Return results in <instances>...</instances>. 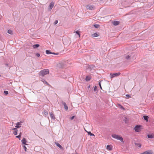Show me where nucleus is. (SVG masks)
I'll list each match as a JSON object with an SVG mask.
<instances>
[{"label": "nucleus", "mask_w": 154, "mask_h": 154, "mask_svg": "<svg viewBox=\"0 0 154 154\" xmlns=\"http://www.w3.org/2000/svg\"><path fill=\"white\" fill-rule=\"evenodd\" d=\"M54 2H51L50 4L49 5V10L50 11L52 9L54 6Z\"/></svg>", "instance_id": "nucleus-9"}, {"label": "nucleus", "mask_w": 154, "mask_h": 154, "mask_svg": "<svg viewBox=\"0 0 154 154\" xmlns=\"http://www.w3.org/2000/svg\"><path fill=\"white\" fill-rule=\"evenodd\" d=\"M143 118L144 120H146L147 122L148 121V119L149 118V117L146 116H143Z\"/></svg>", "instance_id": "nucleus-20"}, {"label": "nucleus", "mask_w": 154, "mask_h": 154, "mask_svg": "<svg viewBox=\"0 0 154 154\" xmlns=\"http://www.w3.org/2000/svg\"><path fill=\"white\" fill-rule=\"evenodd\" d=\"M91 79V77L89 76H86V78H85V80L86 81H89Z\"/></svg>", "instance_id": "nucleus-24"}, {"label": "nucleus", "mask_w": 154, "mask_h": 154, "mask_svg": "<svg viewBox=\"0 0 154 154\" xmlns=\"http://www.w3.org/2000/svg\"><path fill=\"white\" fill-rule=\"evenodd\" d=\"M88 135H90V136H94V135L93 134L91 133L90 131L88 132Z\"/></svg>", "instance_id": "nucleus-29"}, {"label": "nucleus", "mask_w": 154, "mask_h": 154, "mask_svg": "<svg viewBox=\"0 0 154 154\" xmlns=\"http://www.w3.org/2000/svg\"><path fill=\"white\" fill-rule=\"evenodd\" d=\"M23 148H24V149L26 151V150L27 148H26V146H23Z\"/></svg>", "instance_id": "nucleus-41"}, {"label": "nucleus", "mask_w": 154, "mask_h": 154, "mask_svg": "<svg viewBox=\"0 0 154 154\" xmlns=\"http://www.w3.org/2000/svg\"><path fill=\"white\" fill-rule=\"evenodd\" d=\"M46 52L47 54H52L53 53L52 52H51L50 50H46Z\"/></svg>", "instance_id": "nucleus-23"}, {"label": "nucleus", "mask_w": 154, "mask_h": 154, "mask_svg": "<svg viewBox=\"0 0 154 154\" xmlns=\"http://www.w3.org/2000/svg\"><path fill=\"white\" fill-rule=\"evenodd\" d=\"M36 56H37V57H38L40 56V54L39 53H36Z\"/></svg>", "instance_id": "nucleus-38"}, {"label": "nucleus", "mask_w": 154, "mask_h": 154, "mask_svg": "<svg viewBox=\"0 0 154 154\" xmlns=\"http://www.w3.org/2000/svg\"><path fill=\"white\" fill-rule=\"evenodd\" d=\"M74 118H75V116H73L72 117H71L70 118V119L71 120H72V119H74Z\"/></svg>", "instance_id": "nucleus-39"}, {"label": "nucleus", "mask_w": 154, "mask_h": 154, "mask_svg": "<svg viewBox=\"0 0 154 154\" xmlns=\"http://www.w3.org/2000/svg\"><path fill=\"white\" fill-rule=\"evenodd\" d=\"M76 33L78 35H79V36H80V33L78 31H76Z\"/></svg>", "instance_id": "nucleus-33"}, {"label": "nucleus", "mask_w": 154, "mask_h": 154, "mask_svg": "<svg viewBox=\"0 0 154 154\" xmlns=\"http://www.w3.org/2000/svg\"><path fill=\"white\" fill-rule=\"evenodd\" d=\"M101 1H103V0H100Z\"/></svg>", "instance_id": "nucleus-47"}, {"label": "nucleus", "mask_w": 154, "mask_h": 154, "mask_svg": "<svg viewBox=\"0 0 154 154\" xmlns=\"http://www.w3.org/2000/svg\"><path fill=\"white\" fill-rule=\"evenodd\" d=\"M17 128H13L12 129V130H14V131H15L17 130Z\"/></svg>", "instance_id": "nucleus-42"}, {"label": "nucleus", "mask_w": 154, "mask_h": 154, "mask_svg": "<svg viewBox=\"0 0 154 154\" xmlns=\"http://www.w3.org/2000/svg\"><path fill=\"white\" fill-rule=\"evenodd\" d=\"M147 137L149 138H152L154 137V135L152 134H148Z\"/></svg>", "instance_id": "nucleus-19"}, {"label": "nucleus", "mask_w": 154, "mask_h": 154, "mask_svg": "<svg viewBox=\"0 0 154 154\" xmlns=\"http://www.w3.org/2000/svg\"><path fill=\"white\" fill-rule=\"evenodd\" d=\"M8 33L11 35H12L13 34V32L10 29H9L8 31Z\"/></svg>", "instance_id": "nucleus-25"}, {"label": "nucleus", "mask_w": 154, "mask_h": 154, "mask_svg": "<svg viewBox=\"0 0 154 154\" xmlns=\"http://www.w3.org/2000/svg\"><path fill=\"white\" fill-rule=\"evenodd\" d=\"M57 67L60 69H63L65 67V64L63 62H60L57 65Z\"/></svg>", "instance_id": "nucleus-4"}, {"label": "nucleus", "mask_w": 154, "mask_h": 154, "mask_svg": "<svg viewBox=\"0 0 154 154\" xmlns=\"http://www.w3.org/2000/svg\"><path fill=\"white\" fill-rule=\"evenodd\" d=\"M39 46V45L38 44H36L35 45H33L32 46V47L34 49L36 48Z\"/></svg>", "instance_id": "nucleus-22"}, {"label": "nucleus", "mask_w": 154, "mask_h": 154, "mask_svg": "<svg viewBox=\"0 0 154 154\" xmlns=\"http://www.w3.org/2000/svg\"><path fill=\"white\" fill-rule=\"evenodd\" d=\"M99 35L100 34L99 32H96L92 34V37H97L99 36Z\"/></svg>", "instance_id": "nucleus-14"}, {"label": "nucleus", "mask_w": 154, "mask_h": 154, "mask_svg": "<svg viewBox=\"0 0 154 154\" xmlns=\"http://www.w3.org/2000/svg\"><path fill=\"white\" fill-rule=\"evenodd\" d=\"M141 126L140 125H137L135 126L134 128V130L136 132L140 131L141 130Z\"/></svg>", "instance_id": "nucleus-7"}, {"label": "nucleus", "mask_w": 154, "mask_h": 154, "mask_svg": "<svg viewBox=\"0 0 154 154\" xmlns=\"http://www.w3.org/2000/svg\"><path fill=\"white\" fill-rule=\"evenodd\" d=\"M55 144L57 146L60 148V149H63V148L62 147V146L58 143L55 142Z\"/></svg>", "instance_id": "nucleus-16"}, {"label": "nucleus", "mask_w": 154, "mask_h": 154, "mask_svg": "<svg viewBox=\"0 0 154 154\" xmlns=\"http://www.w3.org/2000/svg\"><path fill=\"white\" fill-rule=\"evenodd\" d=\"M43 114L45 116H47L48 115V112L47 111L44 110L42 112Z\"/></svg>", "instance_id": "nucleus-21"}, {"label": "nucleus", "mask_w": 154, "mask_h": 154, "mask_svg": "<svg viewBox=\"0 0 154 154\" xmlns=\"http://www.w3.org/2000/svg\"><path fill=\"white\" fill-rule=\"evenodd\" d=\"M126 96L128 98L131 97V96L130 95L128 94L126 95Z\"/></svg>", "instance_id": "nucleus-37"}, {"label": "nucleus", "mask_w": 154, "mask_h": 154, "mask_svg": "<svg viewBox=\"0 0 154 154\" xmlns=\"http://www.w3.org/2000/svg\"><path fill=\"white\" fill-rule=\"evenodd\" d=\"M94 8L95 7L93 5H89L87 6V8L91 10H93Z\"/></svg>", "instance_id": "nucleus-11"}, {"label": "nucleus", "mask_w": 154, "mask_h": 154, "mask_svg": "<svg viewBox=\"0 0 154 154\" xmlns=\"http://www.w3.org/2000/svg\"><path fill=\"white\" fill-rule=\"evenodd\" d=\"M52 54L57 55L58 54V53H55L54 52H53V53H52Z\"/></svg>", "instance_id": "nucleus-43"}, {"label": "nucleus", "mask_w": 154, "mask_h": 154, "mask_svg": "<svg viewBox=\"0 0 154 154\" xmlns=\"http://www.w3.org/2000/svg\"><path fill=\"white\" fill-rule=\"evenodd\" d=\"M1 76V75H0V76Z\"/></svg>", "instance_id": "nucleus-48"}, {"label": "nucleus", "mask_w": 154, "mask_h": 154, "mask_svg": "<svg viewBox=\"0 0 154 154\" xmlns=\"http://www.w3.org/2000/svg\"><path fill=\"white\" fill-rule=\"evenodd\" d=\"M121 108H122V109H124V107H123L122 106H121Z\"/></svg>", "instance_id": "nucleus-45"}, {"label": "nucleus", "mask_w": 154, "mask_h": 154, "mask_svg": "<svg viewBox=\"0 0 154 154\" xmlns=\"http://www.w3.org/2000/svg\"><path fill=\"white\" fill-rule=\"evenodd\" d=\"M120 21H114L112 22V23L115 26H116L119 24Z\"/></svg>", "instance_id": "nucleus-12"}, {"label": "nucleus", "mask_w": 154, "mask_h": 154, "mask_svg": "<svg viewBox=\"0 0 154 154\" xmlns=\"http://www.w3.org/2000/svg\"><path fill=\"white\" fill-rule=\"evenodd\" d=\"M23 123L22 121H20L19 122H18L16 124V126H15V127L17 128H19L21 127L20 125H21V123Z\"/></svg>", "instance_id": "nucleus-10"}, {"label": "nucleus", "mask_w": 154, "mask_h": 154, "mask_svg": "<svg viewBox=\"0 0 154 154\" xmlns=\"http://www.w3.org/2000/svg\"><path fill=\"white\" fill-rule=\"evenodd\" d=\"M106 149L107 150L110 151L112 149V147L111 145H108L106 146Z\"/></svg>", "instance_id": "nucleus-18"}, {"label": "nucleus", "mask_w": 154, "mask_h": 154, "mask_svg": "<svg viewBox=\"0 0 154 154\" xmlns=\"http://www.w3.org/2000/svg\"><path fill=\"white\" fill-rule=\"evenodd\" d=\"M135 144L136 146H137L139 148H140L141 146V145L140 143H135Z\"/></svg>", "instance_id": "nucleus-26"}, {"label": "nucleus", "mask_w": 154, "mask_h": 154, "mask_svg": "<svg viewBox=\"0 0 154 154\" xmlns=\"http://www.w3.org/2000/svg\"><path fill=\"white\" fill-rule=\"evenodd\" d=\"M101 81H99V83H98V84H99V86H100V88L101 89V90H102V87H101Z\"/></svg>", "instance_id": "nucleus-31"}, {"label": "nucleus", "mask_w": 154, "mask_h": 154, "mask_svg": "<svg viewBox=\"0 0 154 154\" xmlns=\"http://www.w3.org/2000/svg\"><path fill=\"white\" fill-rule=\"evenodd\" d=\"M21 142L23 144L25 145H26V143L27 141L25 138H23L21 140Z\"/></svg>", "instance_id": "nucleus-15"}, {"label": "nucleus", "mask_w": 154, "mask_h": 154, "mask_svg": "<svg viewBox=\"0 0 154 154\" xmlns=\"http://www.w3.org/2000/svg\"><path fill=\"white\" fill-rule=\"evenodd\" d=\"M153 152L150 150H147L143 153H141L140 154H153Z\"/></svg>", "instance_id": "nucleus-8"}, {"label": "nucleus", "mask_w": 154, "mask_h": 154, "mask_svg": "<svg viewBox=\"0 0 154 154\" xmlns=\"http://www.w3.org/2000/svg\"><path fill=\"white\" fill-rule=\"evenodd\" d=\"M94 26L95 28H98L99 27L100 25L99 24H94Z\"/></svg>", "instance_id": "nucleus-27"}, {"label": "nucleus", "mask_w": 154, "mask_h": 154, "mask_svg": "<svg viewBox=\"0 0 154 154\" xmlns=\"http://www.w3.org/2000/svg\"><path fill=\"white\" fill-rule=\"evenodd\" d=\"M90 85H89V86H88V88H90Z\"/></svg>", "instance_id": "nucleus-46"}, {"label": "nucleus", "mask_w": 154, "mask_h": 154, "mask_svg": "<svg viewBox=\"0 0 154 154\" xmlns=\"http://www.w3.org/2000/svg\"><path fill=\"white\" fill-rule=\"evenodd\" d=\"M5 94L7 95L8 94V91H4Z\"/></svg>", "instance_id": "nucleus-32"}, {"label": "nucleus", "mask_w": 154, "mask_h": 154, "mask_svg": "<svg viewBox=\"0 0 154 154\" xmlns=\"http://www.w3.org/2000/svg\"><path fill=\"white\" fill-rule=\"evenodd\" d=\"M21 137V136H20V135H19L16 136V137L18 138L20 140V138Z\"/></svg>", "instance_id": "nucleus-35"}, {"label": "nucleus", "mask_w": 154, "mask_h": 154, "mask_svg": "<svg viewBox=\"0 0 154 154\" xmlns=\"http://www.w3.org/2000/svg\"><path fill=\"white\" fill-rule=\"evenodd\" d=\"M44 83H45L47 85H49V83L46 81L44 79L43 80V81H42Z\"/></svg>", "instance_id": "nucleus-28"}, {"label": "nucleus", "mask_w": 154, "mask_h": 154, "mask_svg": "<svg viewBox=\"0 0 154 154\" xmlns=\"http://www.w3.org/2000/svg\"><path fill=\"white\" fill-rule=\"evenodd\" d=\"M63 105L64 106V109L66 110H67L68 109V107L67 106L66 103L65 102L62 101V102Z\"/></svg>", "instance_id": "nucleus-13"}, {"label": "nucleus", "mask_w": 154, "mask_h": 154, "mask_svg": "<svg viewBox=\"0 0 154 154\" xmlns=\"http://www.w3.org/2000/svg\"><path fill=\"white\" fill-rule=\"evenodd\" d=\"M22 134V133L21 132H20L19 135H20V136H21Z\"/></svg>", "instance_id": "nucleus-44"}, {"label": "nucleus", "mask_w": 154, "mask_h": 154, "mask_svg": "<svg viewBox=\"0 0 154 154\" xmlns=\"http://www.w3.org/2000/svg\"><path fill=\"white\" fill-rule=\"evenodd\" d=\"M49 69H45L41 71L39 73V75H41L42 76H43L45 75L49 74Z\"/></svg>", "instance_id": "nucleus-2"}, {"label": "nucleus", "mask_w": 154, "mask_h": 154, "mask_svg": "<svg viewBox=\"0 0 154 154\" xmlns=\"http://www.w3.org/2000/svg\"><path fill=\"white\" fill-rule=\"evenodd\" d=\"M18 131V130L15 131H14L13 132V134H14V135H16L17 134V132Z\"/></svg>", "instance_id": "nucleus-30"}, {"label": "nucleus", "mask_w": 154, "mask_h": 154, "mask_svg": "<svg viewBox=\"0 0 154 154\" xmlns=\"http://www.w3.org/2000/svg\"><path fill=\"white\" fill-rule=\"evenodd\" d=\"M121 73L119 72L118 73H111L110 74V75L111 76L110 78H112L118 76Z\"/></svg>", "instance_id": "nucleus-5"}, {"label": "nucleus", "mask_w": 154, "mask_h": 154, "mask_svg": "<svg viewBox=\"0 0 154 154\" xmlns=\"http://www.w3.org/2000/svg\"><path fill=\"white\" fill-rule=\"evenodd\" d=\"M125 57L126 59L131 61L134 60L136 58L135 54L134 53H127L125 55Z\"/></svg>", "instance_id": "nucleus-1"}, {"label": "nucleus", "mask_w": 154, "mask_h": 154, "mask_svg": "<svg viewBox=\"0 0 154 154\" xmlns=\"http://www.w3.org/2000/svg\"><path fill=\"white\" fill-rule=\"evenodd\" d=\"M50 117H51V119H54V120L55 119V117L54 115L53 112H51L50 113Z\"/></svg>", "instance_id": "nucleus-17"}, {"label": "nucleus", "mask_w": 154, "mask_h": 154, "mask_svg": "<svg viewBox=\"0 0 154 154\" xmlns=\"http://www.w3.org/2000/svg\"><path fill=\"white\" fill-rule=\"evenodd\" d=\"M112 137L113 138L120 140L121 142H123V138L121 136H120L116 134H112Z\"/></svg>", "instance_id": "nucleus-3"}, {"label": "nucleus", "mask_w": 154, "mask_h": 154, "mask_svg": "<svg viewBox=\"0 0 154 154\" xmlns=\"http://www.w3.org/2000/svg\"><path fill=\"white\" fill-rule=\"evenodd\" d=\"M58 22V21L57 20H56L55 22H54V25H56V24H57V23Z\"/></svg>", "instance_id": "nucleus-34"}, {"label": "nucleus", "mask_w": 154, "mask_h": 154, "mask_svg": "<svg viewBox=\"0 0 154 154\" xmlns=\"http://www.w3.org/2000/svg\"><path fill=\"white\" fill-rule=\"evenodd\" d=\"M97 86H95L94 87V91H96V90H97Z\"/></svg>", "instance_id": "nucleus-40"}, {"label": "nucleus", "mask_w": 154, "mask_h": 154, "mask_svg": "<svg viewBox=\"0 0 154 154\" xmlns=\"http://www.w3.org/2000/svg\"><path fill=\"white\" fill-rule=\"evenodd\" d=\"M5 65L6 66H7V67L8 66V67H9V68H10L11 67V66H10L9 65H8V64H7V63H5Z\"/></svg>", "instance_id": "nucleus-36"}, {"label": "nucleus", "mask_w": 154, "mask_h": 154, "mask_svg": "<svg viewBox=\"0 0 154 154\" xmlns=\"http://www.w3.org/2000/svg\"><path fill=\"white\" fill-rule=\"evenodd\" d=\"M95 67L93 65H88L87 66V69L90 71H91L92 70L94 69Z\"/></svg>", "instance_id": "nucleus-6"}]
</instances>
